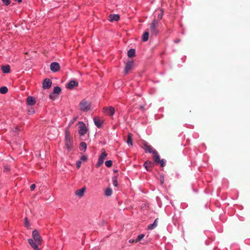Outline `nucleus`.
<instances>
[{
	"label": "nucleus",
	"mask_w": 250,
	"mask_h": 250,
	"mask_svg": "<svg viewBox=\"0 0 250 250\" xmlns=\"http://www.w3.org/2000/svg\"><path fill=\"white\" fill-rule=\"evenodd\" d=\"M152 157L154 162L156 165H160L162 167L165 166L166 161L165 159H160V157L156 150L153 151V153H152Z\"/></svg>",
	"instance_id": "f257e3e1"
},
{
	"label": "nucleus",
	"mask_w": 250,
	"mask_h": 250,
	"mask_svg": "<svg viewBox=\"0 0 250 250\" xmlns=\"http://www.w3.org/2000/svg\"><path fill=\"white\" fill-rule=\"evenodd\" d=\"M158 22L155 20H153L150 24V32L152 35L156 36L159 32L158 29Z\"/></svg>",
	"instance_id": "f03ea898"
},
{
	"label": "nucleus",
	"mask_w": 250,
	"mask_h": 250,
	"mask_svg": "<svg viewBox=\"0 0 250 250\" xmlns=\"http://www.w3.org/2000/svg\"><path fill=\"white\" fill-rule=\"evenodd\" d=\"M80 108L81 110L87 112L91 110L90 103L85 100H83L80 103Z\"/></svg>",
	"instance_id": "7ed1b4c3"
},
{
	"label": "nucleus",
	"mask_w": 250,
	"mask_h": 250,
	"mask_svg": "<svg viewBox=\"0 0 250 250\" xmlns=\"http://www.w3.org/2000/svg\"><path fill=\"white\" fill-rule=\"evenodd\" d=\"M65 146L68 150H71L73 147V142L68 131H66L65 135Z\"/></svg>",
	"instance_id": "20e7f679"
},
{
	"label": "nucleus",
	"mask_w": 250,
	"mask_h": 250,
	"mask_svg": "<svg viewBox=\"0 0 250 250\" xmlns=\"http://www.w3.org/2000/svg\"><path fill=\"white\" fill-rule=\"evenodd\" d=\"M32 237L34 240L38 245H40L42 243V239L39 234V231L35 229L32 232Z\"/></svg>",
	"instance_id": "39448f33"
},
{
	"label": "nucleus",
	"mask_w": 250,
	"mask_h": 250,
	"mask_svg": "<svg viewBox=\"0 0 250 250\" xmlns=\"http://www.w3.org/2000/svg\"><path fill=\"white\" fill-rule=\"evenodd\" d=\"M79 133L81 136L84 135L86 133L87 129L84 123L82 122H79Z\"/></svg>",
	"instance_id": "423d86ee"
},
{
	"label": "nucleus",
	"mask_w": 250,
	"mask_h": 250,
	"mask_svg": "<svg viewBox=\"0 0 250 250\" xmlns=\"http://www.w3.org/2000/svg\"><path fill=\"white\" fill-rule=\"evenodd\" d=\"M107 154L106 153L104 149H103L102 153L99 157L98 162L96 165V166L97 167H100L103 164L104 159L107 156Z\"/></svg>",
	"instance_id": "0eeeda50"
},
{
	"label": "nucleus",
	"mask_w": 250,
	"mask_h": 250,
	"mask_svg": "<svg viewBox=\"0 0 250 250\" xmlns=\"http://www.w3.org/2000/svg\"><path fill=\"white\" fill-rule=\"evenodd\" d=\"M103 110L105 114L109 116H113L115 113V109L112 106L104 107Z\"/></svg>",
	"instance_id": "6e6552de"
},
{
	"label": "nucleus",
	"mask_w": 250,
	"mask_h": 250,
	"mask_svg": "<svg viewBox=\"0 0 250 250\" xmlns=\"http://www.w3.org/2000/svg\"><path fill=\"white\" fill-rule=\"evenodd\" d=\"M50 68L52 71L56 72L60 70V65L58 62H53L50 64Z\"/></svg>",
	"instance_id": "1a4fd4ad"
},
{
	"label": "nucleus",
	"mask_w": 250,
	"mask_h": 250,
	"mask_svg": "<svg viewBox=\"0 0 250 250\" xmlns=\"http://www.w3.org/2000/svg\"><path fill=\"white\" fill-rule=\"evenodd\" d=\"M133 65V62L132 61H128L126 62L124 71L125 74H127L132 69Z\"/></svg>",
	"instance_id": "9d476101"
},
{
	"label": "nucleus",
	"mask_w": 250,
	"mask_h": 250,
	"mask_svg": "<svg viewBox=\"0 0 250 250\" xmlns=\"http://www.w3.org/2000/svg\"><path fill=\"white\" fill-rule=\"evenodd\" d=\"M143 149L145 150L146 152L152 153H153V151H156L153 147L149 145L147 143L145 142L144 144V146L143 147Z\"/></svg>",
	"instance_id": "9b49d317"
},
{
	"label": "nucleus",
	"mask_w": 250,
	"mask_h": 250,
	"mask_svg": "<svg viewBox=\"0 0 250 250\" xmlns=\"http://www.w3.org/2000/svg\"><path fill=\"white\" fill-rule=\"evenodd\" d=\"M52 85V81L49 79H45L42 83V88L44 89L49 88Z\"/></svg>",
	"instance_id": "f8f14e48"
},
{
	"label": "nucleus",
	"mask_w": 250,
	"mask_h": 250,
	"mask_svg": "<svg viewBox=\"0 0 250 250\" xmlns=\"http://www.w3.org/2000/svg\"><path fill=\"white\" fill-rule=\"evenodd\" d=\"M86 188L85 187H83L81 189H78L75 191V195L78 196L80 198H81L83 196L84 193L85 191Z\"/></svg>",
	"instance_id": "ddd939ff"
},
{
	"label": "nucleus",
	"mask_w": 250,
	"mask_h": 250,
	"mask_svg": "<svg viewBox=\"0 0 250 250\" xmlns=\"http://www.w3.org/2000/svg\"><path fill=\"white\" fill-rule=\"evenodd\" d=\"M78 83L75 81H71L66 84V88L69 89H72L74 86H78Z\"/></svg>",
	"instance_id": "4468645a"
},
{
	"label": "nucleus",
	"mask_w": 250,
	"mask_h": 250,
	"mask_svg": "<svg viewBox=\"0 0 250 250\" xmlns=\"http://www.w3.org/2000/svg\"><path fill=\"white\" fill-rule=\"evenodd\" d=\"M154 164L150 161H146L144 164V166L147 171L151 170V167H154Z\"/></svg>",
	"instance_id": "2eb2a0df"
},
{
	"label": "nucleus",
	"mask_w": 250,
	"mask_h": 250,
	"mask_svg": "<svg viewBox=\"0 0 250 250\" xmlns=\"http://www.w3.org/2000/svg\"><path fill=\"white\" fill-rule=\"evenodd\" d=\"M109 18L110 21H118L120 19V16L117 14L110 15Z\"/></svg>",
	"instance_id": "dca6fc26"
},
{
	"label": "nucleus",
	"mask_w": 250,
	"mask_h": 250,
	"mask_svg": "<svg viewBox=\"0 0 250 250\" xmlns=\"http://www.w3.org/2000/svg\"><path fill=\"white\" fill-rule=\"evenodd\" d=\"M26 102L29 105H33L35 104L36 101L31 96H28L26 99Z\"/></svg>",
	"instance_id": "f3484780"
},
{
	"label": "nucleus",
	"mask_w": 250,
	"mask_h": 250,
	"mask_svg": "<svg viewBox=\"0 0 250 250\" xmlns=\"http://www.w3.org/2000/svg\"><path fill=\"white\" fill-rule=\"evenodd\" d=\"M94 122L95 125L99 128L101 127L103 123V122L100 119L97 118H94Z\"/></svg>",
	"instance_id": "a211bd4d"
},
{
	"label": "nucleus",
	"mask_w": 250,
	"mask_h": 250,
	"mask_svg": "<svg viewBox=\"0 0 250 250\" xmlns=\"http://www.w3.org/2000/svg\"><path fill=\"white\" fill-rule=\"evenodd\" d=\"M126 143L128 144V145L132 146V135L131 133H128L127 135V139Z\"/></svg>",
	"instance_id": "6ab92c4d"
},
{
	"label": "nucleus",
	"mask_w": 250,
	"mask_h": 250,
	"mask_svg": "<svg viewBox=\"0 0 250 250\" xmlns=\"http://www.w3.org/2000/svg\"><path fill=\"white\" fill-rule=\"evenodd\" d=\"M158 218H156L153 224L148 225V229H154L158 225Z\"/></svg>",
	"instance_id": "aec40b11"
},
{
	"label": "nucleus",
	"mask_w": 250,
	"mask_h": 250,
	"mask_svg": "<svg viewBox=\"0 0 250 250\" xmlns=\"http://www.w3.org/2000/svg\"><path fill=\"white\" fill-rule=\"evenodd\" d=\"M2 71L4 73H8L10 72V67L9 65L2 66L1 67Z\"/></svg>",
	"instance_id": "412c9836"
},
{
	"label": "nucleus",
	"mask_w": 250,
	"mask_h": 250,
	"mask_svg": "<svg viewBox=\"0 0 250 250\" xmlns=\"http://www.w3.org/2000/svg\"><path fill=\"white\" fill-rule=\"evenodd\" d=\"M34 240H32V239H28V242L29 244L30 245V246L33 248H37V246H38L39 245H38L36 242H34Z\"/></svg>",
	"instance_id": "4be33fe9"
},
{
	"label": "nucleus",
	"mask_w": 250,
	"mask_h": 250,
	"mask_svg": "<svg viewBox=\"0 0 250 250\" xmlns=\"http://www.w3.org/2000/svg\"><path fill=\"white\" fill-rule=\"evenodd\" d=\"M127 55L130 58H132L135 56V50L134 49H130L128 51Z\"/></svg>",
	"instance_id": "5701e85b"
},
{
	"label": "nucleus",
	"mask_w": 250,
	"mask_h": 250,
	"mask_svg": "<svg viewBox=\"0 0 250 250\" xmlns=\"http://www.w3.org/2000/svg\"><path fill=\"white\" fill-rule=\"evenodd\" d=\"M149 38V33L148 31L145 32L143 35L142 40L144 42H146Z\"/></svg>",
	"instance_id": "b1692460"
},
{
	"label": "nucleus",
	"mask_w": 250,
	"mask_h": 250,
	"mask_svg": "<svg viewBox=\"0 0 250 250\" xmlns=\"http://www.w3.org/2000/svg\"><path fill=\"white\" fill-rule=\"evenodd\" d=\"M112 194V190L110 188H107L105 190V195L106 196H110Z\"/></svg>",
	"instance_id": "393cba45"
},
{
	"label": "nucleus",
	"mask_w": 250,
	"mask_h": 250,
	"mask_svg": "<svg viewBox=\"0 0 250 250\" xmlns=\"http://www.w3.org/2000/svg\"><path fill=\"white\" fill-rule=\"evenodd\" d=\"M8 91V88L5 86H3L0 88V93L1 94H5Z\"/></svg>",
	"instance_id": "a878e982"
},
{
	"label": "nucleus",
	"mask_w": 250,
	"mask_h": 250,
	"mask_svg": "<svg viewBox=\"0 0 250 250\" xmlns=\"http://www.w3.org/2000/svg\"><path fill=\"white\" fill-rule=\"evenodd\" d=\"M61 91V89L59 86H56L54 87L53 90V93L54 94H59Z\"/></svg>",
	"instance_id": "bb28decb"
},
{
	"label": "nucleus",
	"mask_w": 250,
	"mask_h": 250,
	"mask_svg": "<svg viewBox=\"0 0 250 250\" xmlns=\"http://www.w3.org/2000/svg\"><path fill=\"white\" fill-rule=\"evenodd\" d=\"M86 144L84 142H81L80 144V147H81V150H83V151H85L86 149Z\"/></svg>",
	"instance_id": "cd10ccee"
},
{
	"label": "nucleus",
	"mask_w": 250,
	"mask_h": 250,
	"mask_svg": "<svg viewBox=\"0 0 250 250\" xmlns=\"http://www.w3.org/2000/svg\"><path fill=\"white\" fill-rule=\"evenodd\" d=\"M145 236V234H140L138 236L136 240H135V242H138L140 241H141Z\"/></svg>",
	"instance_id": "c85d7f7f"
},
{
	"label": "nucleus",
	"mask_w": 250,
	"mask_h": 250,
	"mask_svg": "<svg viewBox=\"0 0 250 250\" xmlns=\"http://www.w3.org/2000/svg\"><path fill=\"white\" fill-rule=\"evenodd\" d=\"M112 183H113V185L114 186L117 187L118 186V182H117V177H116V176H115L113 177V178H112Z\"/></svg>",
	"instance_id": "c756f323"
},
{
	"label": "nucleus",
	"mask_w": 250,
	"mask_h": 250,
	"mask_svg": "<svg viewBox=\"0 0 250 250\" xmlns=\"http://www.w3.org/2000/svg\"><path fill=\"white\" fill-rule=\"evenodd\" d=\"M105 165L107 167H110L112 165V161L111 160L107 161L105 162Z\"/></svg>",
	"instance_id": "7c9ffc66"
},
{
	"label": "nucleus",
	"mask_w": 250,
	"mask_h": 250,
	"mask_svg": "<svg viewBox=\"0 0 250 250\" xmlns=\"http://www.w3.org/2000/svg\"><path fill=\"white\" fill-rule=\"evenodd\" d=\"M24 225L27 228L30 226L29 222L27 217L24 218Z\"/></svg>",
	"instance_id": "2f4dec72"
},
{
	"label": "nucleus",
	"mask_w": 250,
	"mask_h": 250,
	"mask_svg": "<svg viewBox=\"0 0 250 250\" xmlns=\"http://www.w3.org/2000/svg\"><path fill=\"white\" fill-rule=\"evenodd\" d=\"M87 159V156L85 155L82 156L80 159V161H86Z\"/></svg>",
	"instance_id": "473e14b6"
},
{
	"label": "nucleus",
	"mask_w": 250,
	"mask_h": 250,
	"mask_svg": "<svg viewBox=\"0 0 250 250\" xmlns=\"http://www.w3.org/2000/svg\"><path fill=\"white\" fill-rule=\"evenodd\" d=\"M160 180L161 184V185L163 184L164 183V177L162 175H161L160 176Z\"/></svg>",
	"instance_id": "72a5a7b5"
},
{
	"label": "nucleus",
	"mask_w": 250,
	"mask_h": 250,
	"mask_svg": "<svg viewBox=\"0 0 250 250\" xmlns=\"http://www.w3.org/2000/svg\"><path fill=\"white\" fill-rule=\"evenodd\" d=\"M2 1L6 5H8L10 3V0H2Z\"/></svg>",
	"instance_id": "f704fd0d"
},
{
	"label": "nucleus",
	"mask_w": 250,
	"mask_h": 250,
	"mask_svg": "<svg viewBox=\"0 0 250 250\" xmlns=\"http://www.w3.org/2000/svg\"><path fill=\"white\" fill-rule=\"evenodd\" d=\"M81 161H78L76 162V167L77 168H80V167H81Z\"/></svg>",
	"instance_id": "c9c22d12"
},
{
	"label": "nucleus",
	"mask_w": 250,
	"mask_h": 250,
	"mask_svg": "<svg viewBox=\"0 0 250 250\" xmlns=\"http://www.w3.org/2000/svg\"><path fill=\"white\" fill-rule=\"evenodd\" d=\"M54 94H55L53 92L50 94L49 98L50 99L54 100L55 98V96H54Z\"/></svg>",
	"instance_id": "e433bc0d"
},
{
	"label": "nucleus",
	"mask_w": 250,
	"mask_h": 250,
	"mask_svg": "<svg viewBox=\"0 0 250 250\" xmlns=\"http://www.w3.org/2000/svg\"><path fill=\"white\" fill-rule=\"evenodd\" d=\"M52 131L54 133V135L56 136L58 134V131L56 128H52Z\"/></svg>",
	"instance_id": "4c0bfd02"
},
{
	"label": "nucleus",
	"mask_w": 250,
	"mask_h": 250,
	"mask_svg": "<svg viewBox=\"0 0 250 250\" xmlns=\"http://www.w3.org/2000/svg\"><path fill=\"white\" fill-rule=\"evenodd\" d=\"M35 187H36L35 184H34L31 185V186H30L31 190H33L35 189Z\"/></svg>",
	"instance_id": "58836bf2"
},
{
	"label": "nucleus",
	"mask_w": 250,
	"mask_h": 250,
	"mask_svg": "<svg viewBox=\"0 0 250 250\" xmlns=\"http://www.w3.org/2000/svg\"><path fill=\"white\" fill-rule=\"evenodd\" d=\"M162 17H163V14H159V15L158 16V19L159 20H161L162 19Z\"/></svg>",
	"instance_id": "ea45409f"
},
{
	"label": "nucleus",
	"mask_w": 250,
	"mask_h": 250,
	"mask_svg": "<svg viewBox=\"0 0 250 250\" xmlns=\"http://www.w3.org/2000/svg\"><path fill=\"white\" fill-rule=\"evenodd\" d=\"M5 169L7 171L11 170L10 168L8 166L5 167Z\"/></svg>",
	"instance_id": "a19ab883"
},
{
	"label": "nucleus",
	"mask_w": 250,
	"mask_h": 250,
	"mask_svg": "<svg viewBox=\"0 0 250 250\" xmlns=\"http://www.w3.org/2000/svg\"><path fill=\"white\" fill-rule=\"evenodd\" d=\"M77 118H74L73 119V120L72 121H71V124H73L74 122H75L77 120Z\"/></svg>",
	"instance_id": "79ce46f5"
},
{
	"label": "nucleus",
	"mask_w": 250,
	"mask_h": 250,
	"mask_svg": "<svg viewBox=\"0 0 250 250\" xmlns=\"http://www.w3.org/2000/svg\"><path fill=\"white\" fill-rule=\"evenodd\" d=\"M129 242L130 243H133L134 242H135V240L130 239V240H129Z\"/></svg>",
	"instance_id": "37998d69"
},
{
	"label": "nucleus",
	"mask_w": 250,
	"mask_h": 250,
	"mask_svg": "<svg viewBox=\"0 0 250 250\" xmlns=\"http://www.w3.org/2000/svg\"><path fill=\"white\" fill-rule=\"evenodd\" d=\"M29 112L31 113H34L35 112V111L33 109H31V110H29Z\"/></svg>",
	"instance_id": "c03bdc74"
},
{
	"label": "nucleus",
	"mask_w": 250,
	"mask_h": 250,
	"mask_svg": "<svg viewBox=\"0 0 250 250\" xmlns=\"http://www.w3.org/2000/svg\"><path fill=\"white\" fill-rule=\"evenodd\" d=\"M19 131V129L18 127H15L14 130V131L16 132H18Z\"/></svg>",
	"instance_id": "a18cd8bd"
},
{
	"label": "nucleus",
	"mask_w": 250,
	"mask_h": 250,
	"mask_svg": "<svg viewBox=\"0 0 250 250\" xmlns=\"http://www.w3.org/2000/svg\"><path fill=\"white\" fill-rule=\"evenodd\" d=\"M34 249L35 250H40L38 246H37V248H34Z\"/></svg>",
	"instance_id": "49530a36"
},
{
	"label": "nucleus",
	"mask_w": 250,
	"mask_h": 250,
	"mask_svg": "<svg viewBox=\"0 0 250 250\" xmlns=\"http://www.w3.org/2000/svg\"><path fill=\"white\" fill-rule=\"evenodd\" d=\"M180 42V40H177V41H176L175 42L176 43H178V42Z\"/></svg>",
	"instance_id": "de8ad7c7"
},
{
	"label": "nucleus",
	"mask_w": 250,
	"mask_h": 250,
	"mask_svg": "<svg viewBox=\"0 0 250 250\" xmlns=\"http://www.w3.org/2000/svg\"><path fill=\"white\" fill-rule=\"evenodd\" d=\"M113 172H118V170H113Z\"/></svg>",
	"instance_id": "09e8293b"
},
{
	"label": "nucleus",
	"mask_w": 250,
	"mask_h": 250,
	"mask_svg": "<svg viewBox=\"0 0 250 250\" xmlns=\"http://www.w3.org/2000/svg\"><path fill=\"white\" fill-rule=\"evenodd\" d=\"M143 108H144V106H142L141 107V109H143Z\"/></svg>",
	"instance_id": "8fccbe9b"
}]
</instances>
